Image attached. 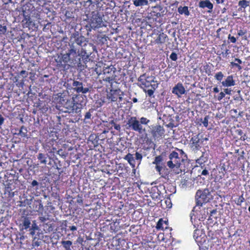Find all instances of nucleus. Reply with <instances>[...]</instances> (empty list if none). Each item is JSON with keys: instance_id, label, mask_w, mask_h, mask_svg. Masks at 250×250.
Masks as SVG:
<instances>
[{"instance_id": "obj_35", "label": "nucleus", "mask_w": 250, "mask_h": 250, "mask_svg": "<svg viewBox=\"0 0 250 250\" xmlns=\"http://www.w3.org/2000/svg\"><path fill=\"white\" fill-rule=\"evenodd\" d=\"M139 121L141 124V125H147L150 122V120L145 117H141Z\"/></svg>"}, {"instance_id": "obj_33", "label": "nucleus", "mask_w": 250, "mask_h": 250, "mask_svg": "<svg viewBox=\"0 0 250 250\" xmlns=\"http://www.w3.org/2000/svg\"><path fill=\"white\" fill-rule=\"evenodd\" d=\"M224 77L223 73L221 71L216 73L214 76V78L216 80L221 82Z\"/></svg>"}, {"instance_id": "obj_34", "label": "nucleus", "mask_w": 250, "mask_h": 250, "mask_svg": "<svg viewBox=\"0 0 250 250\" xmlns=\"http://www.w3.org/2000/svg\"><path fill=\"white\" fill-rule=\"evenodd\" d=\"M201 233V230L198 229H196L194 231V233H193V237L195 239V240L196 241V242H198V238L199 237V235H200V234Z\"/></svg>"}, {"instance_id": "obj_25", "label": "nucleus", "mask_w": 250, "mask_h": 250, "mask_svg": "<svg viewBox=\"0 0 250 250\" xmlns=\"http://www.w3.org/2000/svg\"><path fill=\"white\" fill-rule=\"evenodd\" d=\"M109 67L107 66L104 70L103 74V77H102L104 81L108 83H109V76H108L109 73Z\"/></svg>"}, {"instance_id": "obj_19", "label": "nucleus", "mask_w": 250, "mask_h": 250, "mask_svg": "<svg viewBox=\"0 0 250 250\" xmlns=\"http://www.w3.org/2000/svg\"><path fill=\"white\" fill-rule=\"evenodd\" d=\"M21 219L22 225L24 227V228H22V229H27L29 228L31 225L30 218L26 216H22L21 217Z\"/></svg>"}, {"instance_id": "obj_48", "label": "nucleus", "mask_w": 250, "mask_h": 250, "mask_svg": "<svg viewBox=\"0 0 250 250\" xmlns=\"http://www.w3.org/2000/svg\"><path fill=\"white\" fill-rule=\"evenodd\" d=\"M228 39L230 41V42L232 43H235L236 42V38L233 37L231 36L230 35H229L228 36Z\"/></svg>"}, {"instance_id": "obj_22", "label": "nucleus", "mask_w": 250, "mask_h": 250, "mask_svg": "<svg viewBox=\"0 0 250 250\" xmlns=\"http://www.w3.org/2000/svg\"><path fill=\"white\" fill-rule=\"evenodd\" d=\"M133 2L136 7H143L148 4V0H133Z\"/></svg>"}, {"instance_id": "obj_63", "label": "nucleus", "mask_w": 250, "mask_h": 250, "mask_svg": "<svg viewBox=\"0 0 250 250\" xmlns=\"http://www.w3.org/2000/svg\"><path fill=\"white\" fill-rule=\"evenodd\" d=\"M101 101L102 102H100V104L101 106H103L104 105V103H105L106 102L104 100H101Z\"/></svg>"}, {"instance_id": "obj_37", "label": "nucleus", "mask_w": 250, "mask_h": 250, "mask_svg": "<svg viewBox=\"0 0 250 250\" xmlns=\"http://www.w3.org/2000/svg\"><path fill=\"white\" fill-rule=\"evenodd\" d=\"M7 31V27L5 25L0 24V36L4 35Z\"/></svg>"}, {"instance_id": "obj_38", "label": "nucleus", "mask_w": 250, "mask_h": 250, "mask_svg": "<svg viewBox=\"0 0 250 250\" xmlns=\"http://www.w3.org/2000/svg\"><path fill=\"white\" fill-rule=\"evenodd\" d=\"M110 125H111L110 126V129H112L113 127L117 130H120L121 129L120 125H116L113 121H110Z\"/></svg>"}, {"instance_id": "obj_6", "label": "nucleus", "mask_w": 250, "mask_h": 250, "mask_svg": "<svg viewBox=\"0 0 250 250\" xmlns=\"http://www.w3.org/2000/svg\"><path fill=\"white\" fill-rule=\"evenodd\" d=\"M127 124L129 128L139 133H142L145 131L140 121L136 117H130L128 120Z\"/></svg>"}, {"instance_id": "obj_30", "label": "nucleus", "mask_w": 250, "mask_h": 250, "mask_svg": "<svg viewBox=\"0 0 250 250\" xmlns=\"http://www.w3.org/2000/svg\"><path fill=\"white\" fill-rule=\"evenodd\" d=\"M23 15L24 17V20L22 21L23 22L24 21H25V23L28 24V25H30L31 21L30 17L28 14H27L25 11H23Z\"/></svg>"}, {"instance_id": "obj_50", "label": "nucleus", "mask_w": 250, "mask_h": 250, "mask_svg": "<svg viewBox=\"0 0 250 250\" xmlns=\"http://www.w3.org/2000/svg\"><path fill=\"white\" fill-rule=\"evenodd\" d=\"M39 220L41 222L44 223L46 220H47L48 219V218L46 217H45V216H40L39 217Z\"/></svg>"}, {"instance_id": "obj_23", "label": "nucleus", "mask_w": 250, "mask_h": 250, "mask_svg": "<svg viewBox=\"0 0 250 250\" xmlns=\"http://www.w3.org/2000/svg\"><path fill=\"white\" fill-rule=\"evenodd\" d=\"M65 250H72V242L70 240L62 241L61 242Z\"/></svg>"}, {"instance_id": "obj_61", "label": "nucleus", "mask_w": 250, "mask_h": 250, "mask_svg": "<svg viewBox=\"0 0 250 250\" xmlns=\"http://www.w3.org/2000/svg\"><path fill=\"white\" fill-rule=\"evenodd\" d=\"M26 74V71L25 70H22L20 72V75L23 76V75Z\"/></svg>"}, {"instance_id": "obj_5", "label": "nucleus", "mask_w": 250, "mask_h": 250, "mask_svg": "<svg viewBox=\"0 0 250 250\" xmlns=\"http://www.w3.org/2000/svg\"><path fill=\"white\" fill-rule=\"evenodd\" d=\"M92 16L89 19V24L91 28L96 29L103 26H106L102 20V18L98 13L93 12Z\"/></svg>"}, {"instance_id": "obj_3", "label": "nucleus", "mask_w": 250, "mask_h": 250, "mask_svg": "<svg viewBox=\"0 0 250 250\" xmlns=\"http://www.w3.org/2000/svg\"><path fill=\"white\" fill-rule=\"evenodd\" d=\"M185 154L182 149L177 148V151H172L168 155L169 160L167 162V167L174 170L180 168L184 162L183 156Z\"/></svg>"}, {"instance_id": "obj_56", "label": "nucleus", "mask_w": 250, "mask_h": 250, "mask_svg": "<svg viewBox=\"0 0 250 250\" xmlns=\"http://www.w3.org/2000/svg\"><path fill=\"white\" fill-rule=\"evenodd\" d=\"M208 174V170H207V169H204L202 173H201V175H207Z\"/></svg>"}, {"instance_id": "obj_53", "label": "nucleus", "mask_w": 250, "mask_h": 250, "mask_svg": "<svg viewBox=\"0 0 250 250\" xmlns=\"http://www.w3.org/2000/svg\"><path fill=\"white\" fill-rule=\"evenodd\" d=\"M57 154L62 157H65V155L64 154L62 149H60L57 151Z\"/></svg>"}, {"instance_id": "obj_62", "label": "nucleus", "mask_w": 250, "mask_h": 250, "mask_svg": "<svg viewBox=\"0 0 250 250\" xmlns=\"http://www.w3.org/2000/svg\"><path fill=\"white\" fill-rule=\"evenodd\" d=\"M5 4H8L9 3H11L12 1V0H3Z\"/></svg>"}, {"instance_id": "obj_28", "label": "nucleus", "mask_w": 250, "mask_h": 250, "mask_svg": "<svg viewBox=\"0 0 250 250\" xmlns=\"http://www.w3.org/2000/svg\"><path fill=\"white\" fill-rule=\"evenodd\" d=\"M39 227L36 224L35 221L33 222V223L31 226V228L30 229V234L32 236H34L35 234V232L36 230H39Z\"/></svg>"}, {"instance_id": "obj_43", "label": "nucleus", "mask_w": 250, "mask_h": 250, "mask_svg": "<svg viewBox=\"0 0 250 250\" xmlns=\"http://www.w3.org/2000/svg\"><path fill=\"white\" fill-rule=\"evenodd\" d=\"M169 58L171 60L176 61L177 60V55L175 52H172L169 56Z\"/></svg>"}, {"instance_id": "obj_55", "label": "nucleus", "mask_w": 250, "mask_h": 250, "mask_svg": "<svg viewBox=\"0 0 250 250\" xmlns=\"http://www.w3.org/2000/svg\"><path fill=\"white\" fill-rule=\"evenodd\" d=\"M4 121V118L3 117V116L0 114V125H1Z\"/></svg>"}, {"instance_id": "obj_45", "label": "nucleus", "mask_w": 250, "mask_h": 250, "mask_svg": "<svg viewBox=\"0 0 250 250\" xmlns=\"http://www.w3.org/2000/svg\"><path fill=\"white\" fill-rule=\"evenodd\" d=\"M165 203L167 206V208H171L172 207V203H171V200L170 199H167L165 201Z\"/></svg>"}, {"instance_id": "obj_39", "label": "nucleus", "mask_w": 250, "mask_h": 250, "mask_svg": "<svg viewBox=\"0 0 250 250\" xmlns=\"http://www.w3.org/2000/svg\"><path fill=\"white\" fill-rule=\"evenodd\" d=\"M165 223L166 225H167L166 222L164 221L162 219H160L158 221L157 224V228L158 229H163L164 227L163 226V223Z\"/></svg>"}, {"instance_id": "obj_47", "label": "nucleus", "mask_w": 250, "mask_h": 250, "mask_svg": "<svg viewBox=\"0 0 250 250\" xmlns=\"http://www.w3.org/2000/svg\"><path fill=\"white\" fill-rule=\"evenodd\" d=\"M135 159L140 162L142 159V154L138 152H136L135 153Z\"/></svg>"}, {"instance_id": "obj_1", "label": "nucleus", "mask_w": 250, "mask_h": 250, "mask_svg": "<svg viewBox=\"0 0 250 250\" xmlns=\"http://www.w3.org/2000/svg\"><path fill=\"white\" fill-rule=\"evenodd\" d=\"M59 109L69 114H78L81 111L82 105L75 103L73 98L68 95L62 94L59 96Z\"/></svg>"}, {"instance_id": "obj_57", "label": "nucleus", "mask_w": 250, "mask_h": 250, "mask_svg": "<svg viewBox=\"0 0 250 250\" xmlns=\"http://www.w3.org/2000/svg\"><path fill=\"white\" fill-rule=\"evenodd\" d=\"M69 229L72 231H75L77 230V228L76 227L74 226H70L69 227Z\"/></svg>"}, {"instance_id": "obj_8", "label": "nucleus", "mask_w": 250, "mask_h": 250, "mask_svg": "<svg viewBox=\"0 0 250 250\" xmlns=\"http://www.w3.org/2000/svg\"><path fill=\"white\" fill-rule=\"evenodd\" d=\"M165 130L163 126L160 125L154 126L152 131L151 134L155 140H160L163 138Z\"/></svg>"}, {"instance_id": "obj_64", "label": "nucleus", "mask_w": 250, "mask_h": 250, "mask_svg": "<svg viewBox=\"0 0 250 250\" xmlns=\"http://www.w3.org/2000/svg\"><path fill=\"white\" fill-rule=\"evenodd\" d=\"M199 250H208V248L206 247H200Z\"/></svg>"}, {"instance_id": "obj_31", "label": "nucleus", "mask_w": 250, "mask_h": 250, "mask_svg": "<svg viewBox=\"0 0 250 250\" xmlns=\"http://www.w3.org/2000/svg\"><path fill=\"white\" fill-rule=\"evenodd\" d=\"M250 4V2L246 0H240L238 2V5L241 8H245Z\"/></svg>"}, {"instance_id": "obj_26", "label": "nucleus", "mask_w": 250, "mask_h": 250, "mask_svg": "<svg viewBox=\"0 0 250 250\" xmlns=\"http://www.w3.org/2000/svg\"><path fill=\"white\" fill-rule=\"evenodd\" d=\"M27 130L26 127L23 125H22L21 127L19 132L17 133H15V134L21 136V137H27Z\"/></svg>"}, {"instance_id": "obj_9", "label": "nucleus", "mask_w": 250, "mask_h": 250, "mask_svg": "<svg viewBox=\"0 0 250 250\" xmlns=\"http://www.w3.org/2000/svg\"><path fill=\"white\" fill-rule=\"evenodd\" d=\"M201 145L202 142L200 141L199 135H196L192 137L190 140V145L193 150H199L201 148Z\"/></svg>"}, {"instance_id": "obj_24", "label": "nucleus", "mask_w": 250, "mask_h": 250, "mask_svg": "<svg viewBox=\"0 0 250 250\" xmlns=\"http://www.w3.org/2000/svg\"><path fill=\"white\" fill-rule=\"evenodd\" d=\"M94 111V109L92 108L90 109L87 112H86L84 118V122L85 123H89L90 122V120H91L92 113Z\"/></svg>"}, {"instance_id": "obj_36", "label": "nucleus", "mask_w": 250, "mask_h": 250, "mask_svg": "<svg viewBox=\"0 0 250 250\" xmlns=\"http://www.w3.org/2000/svg\"><path fill=\"white\" fill-rule=\"evenodd\" d=\"M31 187H35L36 190L39 189L40 188V183L37 181L34 180L31 183Z\"/></svg>"}, {"instance_id": "obj_12", "label": "nucleus", "mask_w": 250, "mask_h": 250, "mask_svg": "<svg viewBox=\"0 0 250 250\" xmlns=\"http://www.w3.org/2000/svg\"><path fill=\"white\" fill-rule=\"evenodd\" d=\"M76 54V50L74 49L73 47L71 48L68 53L62 55V59L64 63H69L71 64L72 58L70 56H74Z\"/></svg>"}, {"instance_id": "obj_59", "label": "nucleus", "mask_w": 250, "mask_h": 250, "mask_svg": "<svg viewBox=\"0 0 250 250\" xmlns=\"http://www.w3.org/2000/svg\"><path fill=\"white\" fill-rule=\"evenodd\" d=\"M217 4L223 3L224 0H215Z\"/></svg>"}, {"instance_id": "obj_16", "label": "nucleus", "mask_w": 250, "mask_h": 250, "mask_svg": "<svg viewBox=\"0 0 250 250\" xmlns=\"http://www.w3.org/2000/svg\"><path fill=\"white\" fill-rule=\"evenodd\" d=\"M242 63L243 62L240 59L235 58L234 62H230V66L231 68H236L238 71H241L243 68L242 66H241Z\"/></svg>"}, {"instance_id": "obj_60", "label": "nucleus", "mask_w": 250, "mask_h": 250, "mask_svg": "<svg viewBox=\"0 0 250 250\" xmlns=\"http://www.w3.org/2000/svg\"><path fill=\"white\" fill-rule=\"evenodd\" d=\"M196 162L198 163H202L203 161H202V157H201L199 159H197L196 160Z\"/></svg>"}, {"instance_id": "obj_20", "label": "nucleus", "mask_w": 250, "mask_h": 250, "mask_svg": "<svg viewBox=\"0 0 250 250\" xmlns=\"http://www.w3.org/2000/svg\"><path fill=\"white\" fill-rule=\"evenodd\" d=\"M75 43L81 46L86 45L85 39L83 36H80L75 39Z\"/></svg>"}, {"instance_id": "obj_14", "label": "nucleus", "mask_w": 250, "mask_h": 250, "mask_svg": "<svg viewBox=\"0 0 250 250\" xmlns=\"http://www.w3.org/2000/svg\"><path fill=\"white\" fill-rule=\"evenodd\" d=\"M223 86L229 87L235 85V82L233 79V76L231 75L228 76L226 79L221 82Z\"/></svg>"}, {"instance_id": "obj_58", "label": "nucleus", "mask_w": 250, "mask_h": 250, "mask_svg": "<svg viewBox=\"0 0 250 250\" xmlns=\"http://www.w3.org/2000/svg\"><path fill=\"white\" fill-rule=\"evenodd\" d=\"M213 91L215 93H218L219 92V89L217 87H214L213 88Z\"/></svg>"}, {"instance_id": "obj_52", "label": "nucleus", "mask_w": 250, "mask_h": 250, "mask_svg": "<svg viewBox=\"0 0 250 250\" xmlns=\"http://www.w3.org/2000/svg\"><path fill=\"white\" fill-rule=\"evenodd\" d=\"M231 91H232V90L230 89V88H225L224 90V92L225 94H228V95H231Z\"/></svg>"}, {"instance_id": "obj_7", "label": "nucleus", "mask_w": 250, "mask_h": 250, "mask_svg": "<svg viewBox=\"0 0 250 250\" xmlns=\"http://www.w3.org/2000/svg\"><path fill=\"white\" fill-rule=\"evenodd\" d=\"M70 82H72L71 86H73V90L77 93H82L85 94L89 91V89L87 87H83V83L82 82L72 80L70 79Z\"/></svg>"}, {"instance_id": "obj_49", "label": "nucleus", "mask_w": 250, "mask_h": 250, "mask_svg": "<svg viewBox=\"0 0 250 250\" xmlns=\"http://www.w3.org/2000/svg\"><path fill=\"white\" fill-rule=\"evenodd\" d=\"M230 50L229 49H227L225 52H222V54L224 57H226L230 54Z\"/></svg>"}, {"instance_id": "obj_11", "label": "nucleus", "mask_w": 250, "mask_h": 250, "mask_svg": "<svg viewBox=\"0 0 250 250\" xmlns=\"http://www.w3.org/2000/svg\"><path fill=\"white\" fill-rule=\"evenodd\" d=\"M123 93L120 90H110V99L112 101H117L119 103L123 99Z\"/></svg>"}, {"instance_id": "obj_2", "label": "nucleus", "mask_w": 250, "mask_h": 250, "mask_svg": "<svg viewBox=\"0 0 250 250\" xmlns=\"http://www.w3.org/2000/svg\"><path fill=\"white\" fill-rule=\"evenodd\" d=\"M146 74L141 75L138 79V85L143 90L146 95L154 97L155 90L158 88L159 83Z\"/></svg>"}, {"instance_id": "obj_51", "label": "nucleus", "mask_w": 250, "mask_h": 250, "mask_svg": "<svg viewBox=\"0 0 250 250\" xmlns=\"http://www.w3.org/2000/svg\"><path fill=\"white\" fill-rule=\"evenodd\" d=\"M65 86L69 89H73V86H71V84H72V82H70L69 80L68 81V83H65Z\"/></svg>"}, {"instance_id": "obj_54", "label": "nucleus", "mask_w": 250, "mask_h": 250, "mask_svg": "<svg viewBox=\"0 0 250 250\" xmlns=\"http://www.w3.org/2000/svg\"><path fill=\"white\" fill-rule=\"evenodd\" d=\"M246 32L242 30H240L238 32V35L239 36H242L245 34Z\"/></svg>"}, {"instance_id": "obj_41", "label": "nucleus", "mask_w": 250, "mask_h": 250, "mask_svg": "<svg viewBox=\"0 0 250 250\" xmlns=\"http://www.w3.org/2000/svg\"><path fill=\"white\" fill-rule=\"evenodd\" d=\"M208 118H209L208 116H206V117H205V118H204V119L203 120V121L202 122L203 125L205 127H207L208 126Z\"/></svg>"}, {"instance_id": "obj_10", "label": "nucleus", "mask_w": 250, "mask_h": 250, "mask_svg": "<svg viewBox=\"0 0 250 250\" xmlns=\"http://www.w3.org/2000/svg\"><path fill=\"white\" fill-rule=\"evenodd\" d=\"M186 91L184 86L181 83H177L172 89V93L176 95L178 98L181 97L182 95L185 94Z\"/></svg>"}, {"instance_id": "obj_21", "label": "nucleus", "mask_w": 250, "mask_h": 250, "mask_svg": "<svg viewBox=\"0 0 250 250\" xmlns=\"http://www.w3.org/2000/svg\"><path fill=\"white\" fill-rule=\"evenodd\" d=\"M125 159L127 161V162L133 167H135V160L132 154L130 153L127 154L125 156Z\"/></svg>"}, {"instance_id": "obj_27", "label": "nucleus", "mask_w": 250, "mask_h": 250, "mask_svg": "<svg viewBox=\"0 0 250 250\" xmlns=\"http://www.w3.org/2000/svg\"><path fill=\"white\" fill-rule=\"evenodd\" d=\"M178 11L180 14H185L186 16L189 15V12L188 9V6H185L184 7L180 6L178 8Z\"/></svg>"}, {"instance_id": "obj_46", "label": "nucleus", "mask_w": 250, "mask_h": 250, "mask_svg": "<svg viewBox=\"0 0 250 250\" xmlns=\"http://www.w3.org/2000/svg\"><path fill=\"white\" fill-rule=\"evenodd\" d=\"M225 97V93L223 92H221L218 96L217 97V100L221 101Z\"/></svg>"}, {"instance_id": "obj_18", "label": "nucleus", "mask_w": 250, "mask_h": 250, "mask_svg": "<svg viewBox=\"0 0 250 250\" xmlns=\"http://www.w3.org/2000/svg\"><path fill=\"white\" fill-rule=\"evenodd\" d=\"M37 159L40 161L41 164L46 165L47 164V158L48 157L47 154L39 153L37 155Z\"/></svg>"}, {"instance_id": "obj_40", "label": "nucleus", "mask_w": 250, "mask_h": 250, "mask_svg": "<svg viewBox=\"0 0 250 250\" xmlns=\"http://www.w3.org/2000/svg\"><path fill=\"white\" fill-rule=\"evenodd\" d=\"M87 55H88V54L86 53V51L83 49H82L81 51H78V55L81 57V58H83V57H84Z\"/></svg>"}, {"instance_id": "obj_44", "label": "nucleus", "mask_w": 250, "mask_h": 250, "mask_svg": "<svg viewBox=\"0 0 250 250\" xmlns=\"http://www.w3.org/2000/svg\"><path fill=\"white\" fill-rule=\"evenodd\" d=\"M90 61V59L89 58L88 54L84 56V57L82 58V62H83L84 64H86V63Z\"/></svg>"}, {"instance_id": "obj_42", "label": "nucleus", "mask_w": 250, "mask_h": 250, "mask_svg": "<svg viewBox=\"0 0 250 250\" xmlns=\"http://www.w3.org/2000/svg\"><path fill=\"white\" fill-rule=\"evenodd\" d=\"M245 201V198L243 197V195H241L240 196H239V198L238 199L237 205H241L242 203H243Z\"/></svg>"}, {"instance_id": "obj_4", "label": "nucleus", "mask_w": 250, "mask_h": 250, "mask_svg": "<svg viewBox=\"0 0 250 250\" xmlns=\"http://www.w3.org/2000/svg\"><path fill=\"white\" fill-rule=\"evenodd\" d=\"M210 197L211 195L208 189H205L203 190H197L195 196L196 204L192 211H197V208H199L204 204L209 202Z\"/></svg>"}, {"instance_id": "obj_17", "label": "nucleus", "mask_w": 250, "mask_h": 250, "mask_svg": "<svg viewBox=\"0 0 250 250\" xmlns=\"http://www.w3.org/2000/svg\"><path fill=\"white\" fill-rule=\"evenodd\" d=\"M167 36L164 33H160L158 38L155 40V42L157 44H163L166 42Z\"/></svg>"}, {"instance_id": "obj_13", "label": "nucleus", "mask_w": 250, "mask_h": 250, "mask_svg": "<svg viewBox=\"0 0 250 250\" xmlns=\"http://www.w3.org/2000/svg\"><path fill=\"white\" fill-rule=\"evenodd\" d=\"M73 57L71 61V65L81 68L83 67V69L87 67V66H85L84 64H82L81 57L77 55V54L74 56H73Z\"/></svg>"}, {"instance_id": "obj_29", "label": "nucleus", "mask_w": 250, "mask_h": 250, "mask_svg": "<svg viewBox=\"0 0 250 250\" xmlns=\"http://www.w3.org/2000/svg\"><path fill=\"white\" fill-rule=\"evenodd\" d=\"M155 169L157 171H158L160 175L162 177L165 178L167 174H164L163 173V170H165V168L163 167L162 164H159L158 165H156Z\"/></svg>"}, {"instance_id": "obj_32", "label": "nucleus", "mask_w": 250, "mask_h": 250, "mask_svg": "<svg viewBox=\"0 0 250 250\" xmlns=\"http://www.w3.org/2000/svg\"><path fill=\"white\" fill-rule=\"evenodd\" d=\"M163 160V158L161 155H159L155 158L154 161L153 162V164L158 165L159 164H162V162Z\"/></svg>"}, {"instance_id": "obj_15", "label": "nucleus", "mask_w": 250, "mask_h": 250, "mask_svg": "<svg viewBox=\"0 0 250 250\" xmlns=\"http://www.w3.org/2000/svg\"><path fill=\"white\" fill-rule=\"evenodd\" d=\"M199 6L202 8H207L208 12L212 11L213 8V4L209 0H202L199 3Z\"/></svg>"}]
</instances>
